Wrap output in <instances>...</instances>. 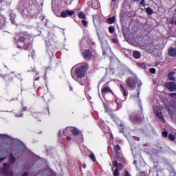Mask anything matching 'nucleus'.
Wrapping results in <instances>:
<instances>
[{
  "label": "nucleus",
  "instance_id": "obj_14",
  "mask_svg": "<svg viewBox=\"0 0 176 176\" xmlns=\"http://www.w3.org/2000/svg\"><path fill=\"white\" fill-rule=\"evenodd\" d=\"M102 91V93H111L112 94H113V92H112V90H111V88H109V87H103Z\"/></svg>",
  "mask_w": 176,
  "mask_h": 176
},
{
  "label": "nucleus",
  "instance_id": "obj_35",
  "mask_svg": "<svg viewBox=\"0 0 176 176\" xmlns=\"http://www.w3.org/2000/svg\"><path fill=\"white\" fill-rule=\"evenodd\" d=\"M112 42L113 43H118V42H119V41L118 40V38H114L112 39Z\"/></svg>",
  "mask_w": 176,
  "mask_h": 176
},
{
  "label": "nucleus",
  "instance_id": "obj_5",
  "mask_svg": "<svg viewBox=\"0 0 176 176\" xmlns=\"http://www.w3.org/2000/svg\"><path fill=\"white\" fill-rule=\"evenodd\" d=\"M71 129L72 134H73V135L76 137L75 140L76 141H78V142H82L83 141V135H82L80 133H79V130L72 126H71Z\"/></svg>",
  "mask_w": 176,
  "mask_h": 176
},
{
  "label": "nucleus",
  "instance_id": "obj_32",
  "mask_svg": "<svg viewBox=\"0 0 176 176\" xmlns=\"http://www.w3.org/2000/svg\"><path fill=\"white\" fill-rule=\"evenodd\" d=\"M150 72L151 74H155L156 73V69L155 68H151V69H150Z\"/></svg>",
  "mask_w": 176,
  "mask_h": 176
},
{
  "label": "nucleus",
  "instance_id": "obj_10",
  "mask_svg": "<svg viewBox=\"0 0 176 176\" xmlns=\"http://www.w3.org/2000/svg\"><path fill=\"white\" fill-rule=\"evenodd\" d=\"M8 157V151H0V163L1 162H3L5 159Z\"/></svg>",
  "mask_w": 176,
  "mask_h": 176
},
{
  "label": "nucleus",
  "instance_id": "obj_8",
  "mask_svg": "<svg viewBox=\"0 0 176 176\" xmlns=\"http://www.w3.org/2000/svg\"><path fill=\"white\" fill-rule=\"evenodd\" d=\"M154 112L156 116H157V118H159V119H160L162 122H166L164 118L163 117V114H162V111H160V108L157 107H154Z\"/></svg>",
  "mask_w": 176,
  "mask_h": 176
},
{
  "label": "nucleus",
  "instance_id": "obj_23",
  "mask_svg": "<svg viewBox=\"0 0 176 176\" xmlns=\"http://www.w3.org/2000/svg\"><path fill=\"white\" fill-rule=\"evenodd\" d=\"M146 12L147 14H149V16H151V14H152L153 13V10L151 8H147L146 9Z\"/></svg>",
  "mask_w": 176,
  "mask_h": 176
},
{
  "label": "nucleus",
  "instance_id": "obj_29",
  "mask_svg": "<svg viewBox=\"0 0 176 176\" xmlns=\"http://www.w3.org/2000/svg\"><path fill=\"white\" fill-rule=\"evenodd\" d=\"M81 23H82V24H83V25H84L85 27H87L88 23H87V21L82 20V21H81Z\"/></svg>",
  "mask_w": 176,
  "mask_h": 176
},
{
  "label": "nucleus",
  "instance_id": "obj_34",
  "mask_svg": "<svg viewBox=\"0 0 176 176\" xmlns=\"http://www.w3.org/2000/svg\"><path fill=\"white\" fill-rule=\"evenodd\" d=\"M5 138L6 140V141H12V138H10V137H9L8 135H6Z\"/></svg>",
  "mask_w": 176,
  "mask_h": 176
},
{
  "label": "nucleus",
  "instance_id": "obj_6",
  "mask_svg": "<svg viewBox=\"0 0 176 176\" xmlns=\"http://www.w3.org/2000/svg\"><path fill=\"white\" fill-rule=\"evenodd\" d=\"M113 166L115 170L113 173V176H119L120 173H119L120 170L123 169V165L121 163H118L117 161H113Z\"/></svg>",
  "mask_w": 176,
  "mask_h": 176
},
{
  "label": "nucleus",
  "instance_id": "obj_11",
  "mask_svg": "<svg viewBox=\"0 0 176 176\" xmlns=\"http://www.w3.org/2000/svg\"><path fill=\"white\" fill-rule=\"evenodd\" d=\"M83 57L85 60H90V58H91V52L89 50H85L83 52Z\"/></svg>",
  "mask_w": 176,
  "mask_h": 176
},
{
  "label": "nucleus",
  "instance_id": "obj_2",
  "mask_svg": "<svg viewBox=\"0 0 176 176\" xmlns=\"http://www.w3.org/2000/svg\"><path fill=\"white\" fill-rule=\"evenodd\" d=\"M99 40L100 41V43L102 45V49L103 51V54L105 55L108 52L111 50L109 48V45H108V42L107 39L104 36H99Z\"/></svg>",
  "mask_w": 176,
  "mask_h": 176
},
{
  "label": "nucleus",
  "instance_id": "obj_44",
  "mask_svg": "<svg viewBox=\"0 0 176 176\" xmlns=\"http://www.w3.org/2000/svg\"><path fill=\"white\" fill-rule=\"evenodd\" d=\"M35 80H39V77H36Z\"/></svg>",
  "mask_w": 176,
  "mask_h": 176
},
{
  "label": "nucleus",
  "instance_id": "obj_22",
  "mask_svg": "<svg viewBox=\"0 0 176 176\" xmlns=\"http://www.w3.org/2000/svg\"><path fill=\"white\" fill-rule=\"evenodd\" d=\"M89 158L91 159V160L94 161V163H96V162H97V160L96 159V156L94 155V153H91L89 155Z\"/></svg>",
  "mask_w": 176,
  "mask_h": 176
},
{
  "label": "nucleus",
  "instance_id": "obj_20",
  "mask_svg": "<svg viewBox=\"0 0 176 176\" xmlns=\"http://www.w3.org/2000/svg\"><path fill=\"white\" fill-rule=\"evenodd\" d=\"M78 16L79 19H86V14H85V13L83 12H79Z\"/></svg>",
  "mask_w": 176,
  "mask_h": 176
},
{
  "label": "nucleus",
  "instance_id": "obj_21",
  "mask_svg": "<svg viewBox=\"0 0 176 176\" xmlns=\"http://www.w3.org/2000/svg\"><path fill=\"white\" fill-rule=\"evenodd\" d=\"M153 44H149V45H148L146 48V50H148V52H153Z\"/></svg>",
  "mask_w": 176,
  "mask_h": 176
},
{
  "label": "nucleus",
  "instance_id": "obj_7",
  "mask_svg": "<svg viewBox=\"0 0 176 176\" xmlns=\"http://www.w3.org/2000/svg\"><path fill=\"white\" fill-rule=\"evenodd\" d=\"M72 130V129L71 128V126H68L63 131V135L66 136L67 141H71L72 140L71 136H69L72 134V132H71Z\"/></svg>",
  "mask_w": 176,
  "mask_h": 176
},
{
  "label": "nucleus",
  "instance_id": "obj_39",
  "mask_svg": "<svg viewBox=\"0 0 176 176\" xmlns=\"http://www.w3.org/2000/svg\"><path fill=\"white\" fill-rule=\"evenodd\" d=\"M23 114H15L16 118H22Z\"/></svg>",
  "mask_w": 176,
  "mask_h": 176
},
{
  "label": "nucleus",
  "instance_id": "obj_43",
  "mask_svg": "<svg viewBox=\"0 0 176 176\" xmlns=\"http://www.w3.org/2000/svg\"><path fill=\"white\" fill-rule=\"evenodd\" d=\"M82 168H86V164H82Z\"/></svg>",
  "mask_w": 176,
  "mask_h": 176
},
{
  "label": "nucleus",
  "instance_id": "obj_40",
  "mask_svg": "<svg viewBox=\"0 0 176 176\" xmlns=\"http://www.w3.org/2000/svg\"><path fill=\"white\" fill-rule=\"evenodd\" d=\"M116 155L117 157H120V151H118V153H117L116 151Z\"/></svg>",
  "mask_w": 176,
  "mask_h": 176
},
{
  "label": "nucleus",
  "instance_id": "obj_46",
  "mask_svg": "<svg viewBox=\"0 0 176 176\" xmlns=\"http://www.w3.org/2000/svg\"><path fill=\"white\" fill-rule=\"evenodd\" d=\"M116 1H120V0H112V2H116Z\"/></svg>",
  "mask_w": 176,
  "mask_h": 176
},
{
  "label": "nucleus",
  "instance_id": "obj_17",
  "mask_svg": "<svg viewBox=\"0 0 176 176\" xmlns=\"http://www.w3.org/2000/svg\"><path fill=\"white\" fill-rule=\"evenodd\" d=\"M8 162L10 164H13L16 162V158L13 157V155L11 154L10 156L9 157Z\"/></svg>",
  "mask_w": 176,
  "mask_h": 176
},
{
  "label": "nucleus",
  "instance_id": "obj_24",
  "mask_svg": "<svg viewBox=\"0 0 176 176\" xmlns=\"http://www.w3.org/2000/svg\"><path fill=\"white\" fill-rule=\"evenodd\" d=\"M114 150H115V152H116L117 153H119V151H120V146H119L118 144H117V145L114 147Z\"/></svg>",
  "mask_w": 176,
  "mask_h": 176
},
{
  "label": "nucleus",
  "instance_id": "obj_13",
  "mask_svg": "<svg viewBox=\"0 0 176 176\" xmlns=\"http://www.w3.org/2000/svg\"><path fill=\"white\" fill-rule=\"evenodd\" d=\"M133 56L134 57V58L138 60V58H141V53H140V52L138 51H134Z\"/></svg>",
  "mask_w": 176,
  "mask_h": 176
},
{
  "label": "nucleus",
  "instance_id": "obj_4",
  "mask_svg": "<svg viewBox=\"0 0 176 176\" xmlns=\"http://www.w3.org/2000/svg\"><path fill=\"white\" fill-rule=\"evenodd\" d=\"M0 174L4 176H13V172L10 170V165L3 164V168L0 169Z\"/></svg>",
  "mask_w": 176,
  "mask_h": 176
},
{
  "label": "nucleus",
  "instance_id": "obj_33",
  "mask_svg": "<svg viewBox=\"0 0 176 176\" xmlns=\"http://www.w3.org/2000/svg\"><path fill=\"white\" fill-rule=\"evenodd\" d=\"M170 96L172 97V98H176V93L170 94Z\"/></svg>",
  "mask_w": 176,
  "mask_h": 176
},
{
  "label": "nucleus",
  "instance_id": "obj_18",
  "mask_svg": "<svg viewBox=\"0 0 176 176\" xmlns=\"http://www.w3.org/2000/svg\"><path fill=\"white\" fill-rule=\"evenodd\" d=\"M175 75V73L170 72L168 74V78L170 80H175V78H174V76Z\"/></svg>",
  "mask_w": 176,
  "mask_h": 176
},
{
  "label": "nucleus",
  "instance_id": "obj_31",
  "mask_svg": "<svg viewBox=\"0 0 176 176\" xmlns=\"http://www.w3.org/2000/svg\"><path fill=\"white\" fill-rule=\"evenodd\" d=\"M168 133L167 131L162 132V137H165V138H167Z\"/></svg>",
  "mask_w": 176,
  "mask_h": 176
},
{
  "label": "nucleus",
  "instance_id": "obj_52",
  "mask_svg": "<svg viewBox=\"0 0 176 176\" xmlns=\"http://www.w3.org/2000/svg\"><path fill=\"white\" fill-rule=\"evenodd\" d=\"M120 133H122V129H120Z\"/></svg>",
  "mask_w": 176,
  "mask_h": 176
},
{
  "label": "nucleus",
  "instance_id": "obj_38",
  "mask_svg": "<svg viewBox=\"0 0 176 176\" xmlns=\"http://www.w3.org/2000/svg\"><path fill=\"white\" fill-rule=\"evenodd\" d=\"M19 41V42H24V38L23 36H20Z\"/></svg>",
  "mask_w": 176,
  "mask_h": 176
},
{
  "label": "nucleus",
  "instance_id": "obj_1",
  "mask_svg": "<svg viewBox=\"0 0 176 176\" xmlns=\"http://www.w3.org/2000/svg\"><path fill=\"white\" fill-rule=\"evenodd\" d=\"M87 68H89L87 63H79L73 67L72 69L73 79L80 83V85H83L85 81L82 80V78H85Z\"/></svg>",
  "mask_w": 176,
  "mask_h": 176
},
{
  "label": "nucleus",
  "instance_id": "obj_26",
  "mask_svg": "<svg viewBox=\"0 0 176 176\" xmlns=\"http://www.w3.org/2000/svg\"><path fill=\"white\" fill-rule=\"evenodd\" d=\"M115 31V28L112 26H110L109 28V32H110V34H113V32Z\"/></svg>",
  "mask_w": 176,
  "mask_h": 176
},
{
  "label": "nucleus",
  "instance_id": "obj_12",
  "mask_svg": "<svg viewBox=\"0 0 176 176\" xmlns=\"http://www.w3.org/2000/svg\"><path fill=\"white\" fill-rule=\"evenodd\" d=\"M168 56L170 57H176V49L173 47L168 50Z\"/></svg>",
  "mask_w": 176,
  "mask_h": 176
},
{
  "label": "nucleus",
  "instance_id": "obj_51",
  "mask_svg": "<svg viewBox=\"0 0 176 176\" xmlns=\"http://www.w3.org/2000/svg\"><path fill=\"white\" fill-rule=\"evenodd\" d=\"M173 108H176V107H175V106H173Z\"/></svg>",
  "mask_w": 176,
  "mask_h": 176
},
{
  "label": "nucleus",
  "instance_id": "obj_41",
  "mask_svg": "<svg viewBox=\"0 0 176 176\" xmlns=\"http://www.w3.org/2000/svg\"><path fill=\"white\" fill-rule=\"evenodd\" d=\"M22 176H28V173H24Z\"/></svg>",
  "mask_w": 176,
  "mask_h": 176
},
{
  "label": "nucleus",
  "instance_id": "obj_9",
  "mask_svg": "<svg viewBox=\"0 0 176 176\" xmlns=\"http://www.w3.org/2000/svg\"><path fill=\"white\" fill-rule=\"evenodd\" d=\"M165 86L170 91H175L176 90V85L173 82H167Z\"/></svg>",
  "mask_w": 176,
  "mask_h": 176
},
{
  "label": "nucleus",
  "instance_id": "obj_25",
  "mask_svg": "<svg viewBox=\"0 0 176 176\" xmlns=\"http://www.w3.org/2000/svg\"><path fill=\"white\" fill-rule=\"evenodd\" d=\"M66 12H67L68 16H73V14H75V12L69 10H66Z\"/></svg>",
  "mask_w": 176,
  "mask_h": 176
},
{
  "label": "nucleus",
  "instance_id": "obj_28",
  "mask_svg": "<svg viewBox=\"0 0 176 176\" xmlns=\"http://www.w3.org/2000/svg\"><path fill=\"white\" fill-rule=\"evenodd\" d=\"M168 138H170V140L171 141H174V140H175V138H174L173 135V134H169L168 135Z\"/></svg>",
  "mask_w": 176,
  "mask_h": 176
},
{
  "label": "nucleus",
  "instance_id": "obj_19",
  "mask_svg": "<svg viewBox=\"0 0 176 176\" xmlns=\"http://www.w3.org/2000/svg\"><path fill=\"white\" fill-rule=\"evenodd\" d=\"M107 23L109 24H113L115 23V16L107 19Z\"/></svg>",
  "mask_w": 176,
  "mask_h": 176
},
{
  "label": "nucleus",
  "instance_id": "obj_42",
  "mask_svg": "<svg viewBox=\"0 0 176 176\" xmlns=\"http://www.w3.org/2000/svg\"><path fill=\"white\" fill-rule=\"evenodd\" d=\"M2 2H3V1L0 0V9H1V6H2Z\"/></svg>",
  "mask_w": 176,
  "mask_h": 176
},
{
  "label": "nucleus",
  "instance_id": "obj_30",
  "mask_svg": "<svg viewBox=\"0 0 176 176\" xmlns=\"http://www.w3.org/2000/svg\"><path fill=\"white\" fill-rule=\"evenodd\" d=\"M140 6H143L144 8L145 7V0H141Z\"/></svg>",
  "mask_w": 176,
  "mask_h": 176
},
{
  "label": "nucleus",
  "instance_id": "obj_15",
  "mask_svg": "<svg viewBox=\"0 0 176 176\" xmlns=\"http://www.w3.org/2000/svg\"><path fill=\"white\" fill-rule=\"evenodd\" d=\"M111 118L113 119H115V122L116 123H118L120 126H121L122 127H123L124 126V124L120 122V120H118V118H116L115 116H111Z\"/></svg>",
  "mask_w": 176,
  "mask_h": 176
},
{
  "label": "nucleus",
  "instance_id": "obj_49",
  "mask_svg": "<svg viewBox=\"0 0 176 176\" xmlns=\"http://www.w3.org/2000/svg\"><path fill=\"white\" fill-rule=\"evenodd\" d=\"M70 90H72V87H70Z\"/></svg>",
  "mask_w": 176,
  "mask_h": 176
},
{
  "label": "nucleus",
  "instance_id": "obj_36",
  "mask_svg": "<svg viewBox=\"0 0 176 176\" xmlns=\"http://www.w3.org/2000/svg\"><path fill=\"white\" fill-rule=\"evenodd\" d=\"M124 176H131V175H130V173H129V171L125 170L124 171Z\"/></svg>",
  "mask_w": 176,
  "mask_h": 176
},
{
  "label": "nucleus",
  "instance_id": "obj_16",
  "mask_svg": "<svg viewBox=\"0 0 176 176\" xmlns=\"http://www.w3.org/2000/svg\"><path fill=\"white\" fill-rule=\"evenodd\" d=\"M120 89L122 93H123L124 97H127V92L126 91V89H124V87L123 85H120Z\"/></svg>",
  "mask_w": 176,
  "mask_h": 176
},
{
  "label": "nucleus",
  "instance_id": "obj_48",
  "mask_svg": "<svg viewBox=\"0 0 176 176\" xmlns=\"http://www.w3.org/2000/svg\"><path fill=\"white\" fill-rule=\"evenodd\" d=\"M140 96V92H138V97Z\"/></svg>",
  "mask_w": 176,
  "mask_h": 176
},
{
  "label": "nucleus",
  "instance_id": "obj_45",
  "mask_svg": "<svg viewBox=\"0 0 176 176\" xmlns=\"http://www.w3.org/2000/svg\"><path fill=\"white\" fill-rule=\"evenodd\" d=\"M23 111H27V107L23 109Z\"/></svg>",
  "mask_w": 176,
  "mask_h": 176
},
{
  "label": "nucleus",
  "instance_id": "obj_47",
  "mask_svg": "<svg viewBox=\"0 0 176 176\" xmlns=\"http://www.w3.org/2000/svg\"><path fill=\"white\" fill-rule=\"evenodd\" d=\"M59 137H61V132H59Z\"/></svg>",
  "mask_w": 176,
  "mask_h": 176
},
{
  "label": "nucleus",
  "instance_id": "obj_3",
  "mask_svg": "<svg viewBox=\"0 0 176 176\" xmlns=\"http://www.w3.org/2000/svg\"><path fill=\"white\" fill-rule=\"evenodd\" d=\"M136 83H138L139 87H141V80L138 79V78H133L129 77L126 80V86H128V87H131V89H133V87H135Z\"/></svg>",
  "mask_w": 176,
  "mask_h": 176
},
{
  "label": "nucleus",
  "instance_id": "obj_37",
  "mask_svg": "<svg viewBox=\"0 0 176 176\" xmlns=\"http://www.w3.org/2000/svg\"><path fill=\"white\" fill-rule=\"evenodd\" d=\"M140 67H141V68H142L143 69H145V68H146V65H145V64H144V63H142V64L140 65Z\"/></svg>",
  "mask_w": 176,
  "mask_h": 176
},
{
  "label": "nucleus",
  "instance_id": "obj_27",
  "mask_svg": "<svg viewBox=\"0 0 176 176\" xmlns=\"http://www.w3.org/2000/svg\"><path fill=\"white\" fill-rule=\"evenodd\" d=\"M67 16H68V14H67V11L66 12L65 11L62 12L61 17H67Z\"/></svg>",
  "mask_w": 176,
  "mask_h": 176
},
{
  "label": "nucleus",
  "instance_id": "obj_50",
  "mask_svg": "<svg viewBox=\"0 0 176 176\" xmlns=\"http://www.w3.org/2000/svg\"><path fill=\"white\" fill-rule=\"evenodd\" d=\"M112 171H113V168H111Z\"/></svg>",
  "mask_w": 176,
  "mask_h": 176
}]
</instances>
